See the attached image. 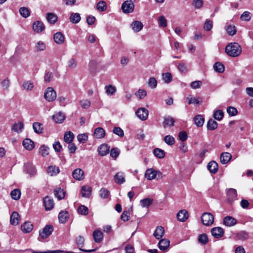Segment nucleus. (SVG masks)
<instances>
[{
    "instance_id": "f3484780",
    "label": "nucleus",
    "mask_w": 253,
    "mask_h": 253,
    "mask_svg": "<svg viewBox=\"0 0 253 253\" xmlns=\"http://www.w3.org/2000/svg\"><path fill=\"white\" fill-rule=\"evenodd\" d=\"M109 149L110 147L108 145L102 144L98 147V152L100 155L104 156L108 154Z\"/></svg>"
},
{
    "instance_id": "f257e3e1",
    "label": "nucleus",
    "mask_w": 253,
    "mask_h": 253,
    "mask_svg": "<svg viewBox=\"0 0 253 253\" xmlns=\"http://www.w3.org/2000/svg\"><path fill=\"white\" fill-rule=\"evenodd\" d=\"M225 50L227 55L231 57H237L242 51L240 45L237 42L229 43L226 45Z\"/></svg>"
},
{
    "instance_id": "37998d69",
    "label": "nucleus",
    "mask_w": 253,
    "mask_h": 253,
    "mask_svg": "<svg viewBox=\"0 0 253 253\" xmlns=\"http://www.w3.org/2000/svg\"><path fill=\"white\" fill-rule=\"evenodd\" d=\"M217 126L218 124L215 121L210 119L207 124V128L209 130H213L217 128Z\"/></svg>"
},
{
    "instance_id": "20e7f679",
    "label": "nucleus",
    "mask_w": 253,
    "mask_h": 253,
    "mask_svg": "<svg viewBox=\"0 0 253 253\" xmlns=\"http://www.w3.org/2000/svg\"><path fill=\"white\" fill-rule=\"evenodd\" d=\"M134 4L131 0H126L124 1L121 6V9L124 13L128 14L132 12L134 10Z\"/></svg>"
},
{
    "instance_id": "e2e57ef3",
    "label": "nucleus",
    "mask_w": 253,
    "mask_h": 253,
    "mask_svg": "<svg viewBox=\"0 0 253 253\" xmlns=\"http://www.w3.org/2000/svg\"><path fill=\"white\" fill-rule=\"evenodd\" d=\"M78 140L82 143H85L88 139V136L85 133L80 134L77 136Z\"/></svg>"
},
{
    "instance_id": "f03ea898",
    "label": "nucleus",
    "mask_w": 253,
    "mask_h": 253,
    "mask_svg": "<svg viewBox=\"0 0 253 253\" xmlns=\"http://www.w3.org/2000/svg\"><path fill=\"white\" fill-rule=\"evenodd\" d=\"M144 176L148 180H158L162 178V173L153 169H148L146 170Z\"/></svg>"
},
{
    "instance_id": "4d7b16f0",
    "label": "nucleus",
    "mask_w": 253,
    "mask_h": 253,
    "mask_svg": "<svg viewBox=\"0 0 253 253\" xmlns=\"http://www.w3.org/2000/svg\"><path fill=\"white\" fill-rule=\"evenodd\" d=\"M19 12L21 16L24 18H27L30 16V12L29 9L25 7H21L19 9Z\"/></svg>"
},
{
    "instance_id": "338daca9",
    "label": "nucleus",
    "mask_w": 253,
    "mask_h": 253,
    "mask_svg": "<svg viewBox=\"0 0 253 253\" xmlns=\"http://www.w3.org/2000/svg\"><path fill=\"white\" fill-rule=\"evenodd\" d=\"M186 100L188 101V104H199L201 103L202 101L198 100L195 97H192L191 95H189L187 98Z\"/></svg>"
},
{
    "instance_id": "a878e982",
    "label": "nucleus",
    "mask_w": 253,
    "mask_h": 253,
    "mask_svg": "<svg viewBox=\"0 0 253 253\" xmlns=\"http://www.w3.org/2000/svg\"><path fill=\"white\" fill-rule=\"evenodd\" d=\"M55 42L59 44H61L64 42L65 37L60 32L56 33L53 36Z\"/></svg>"
},
{
    "instance_id": "72a5a7b5",
    "label": "nucleus",
    "mask_w": 253,
    "mask_h": 253,
    "mask_svg": "<svg viewBox=\"0 0 253 253\" xmlns=\"http://www.w3.org/2000/svg\"><path fill=\"white\" fill-rule=\"evenodd\" d=\"M46 18L49 23L54 24L57 22L58 16L53 13H48L46 14Z\"/></svg>"
},
{
    "instance_id": "a18cd8bd",
    "label": "nucleus",
    "mask_w": 253,
    "mask_h": 253,
    "mask_svg": "<svg viewBox=\"0 0 253 253\" xmlns=\"http://www.w3.org/2000/svg\"><path fill=\"white\" fill-rule=\"evenodd\" d=\"M140 205L143 208H148L153 203V199L150 198H145L140 202Z\"/></svg>"
},
{
    "instance_id": "69168bd1",
    "label": "nucleus",
    "mask_w": 253,
    "mask_h": 253,
    "mask_svg": "<svg viewBox=\"0 0 253 253\" xmlns=\"http://www.w3.org/2000/svg\"><path fill=\"white\" fill-rule=\"evenodd\" d=\"M120 153V150L117 148H112L110 150V156L114 159H116Z\"/></svg>"
},
{
    "instance_id": "79ce46f5",
    "label": "nucleus",
    "mask_w": 253,
    "mask_h": 253,
    "mask_svg": "<svg viewBox=\"0 0 253 253\" xmlns=\"http://www.w3.org/2000/svg\"><path fill=\"white\" fill-rule=\"evenodd\" d=\"M70 20L73 23H78L81 20V16L78 13H72L70 17Z\"/></svg>"
},
{
    "instance_id": "2eb2a0df",
    "label": "nucleus",
    "mask_w": 253,
    "mask_h": 253,
    "mask_svg": "<svg viewBox=\"0 0 253 253\" xmlns=\"http://www.w3.org/2000/svg\"><path fill=\"white\" fill-rule=\"evenodd\" d=\"M228 200L230 202H232L237 199V193L235 189L230 188L227 192Z\"/></svg>"
},
{
    "instance_id": "7ed1b4c3",
    "label": "nucleus",
    "mask_w": 253,
    "mask_h": 253,
    "mask_svg": "<svg viewBox=\"0 0 253 253\" xmlns=\"http://www.w3.org/2000/svg\"><path fill=\"white\" fill-rule=\"evenodd\" d=\"M44 97L48 102H52L56 98V92L51 87H47L44 91Z\"/></svg>"
},
{
    "instance_id": "de8ad7c7",
    "label": "nucleus",
    "mask_w": 253,
    "mask_h": 253,
    "mask_svg": "<svg viewBox=\"0 0 253 253\" xmlns=\"http://www.w3.org/2000/svg\"><path fill=\"white\" fill-rule=\"evenodd\" d=\"M153 153L156 157L159 159H163L165 156L164 151L160 148H155L153 151Z\"/></svg>"
},
{
    "instance_id": "f704fd0d",
    "label": "nucleus",
    "mask_w": 253,
    "mask_h": 253,
    "mask_svg": "<svg viewBox=\"0 0 253 253\" xmlns=\"http://www.w3.org/2000/svg\"><path fill=\"white\" fill-rule=\"evenodd\" d=\"M218 168V164L215 161H211L208 165V169L211 173H216Z\"/></svg>"
},
{
    "instance_id": "cd10ccee",
    "label": "nucleus",
    "mask_w": 253,
    "mask_h": 253,
    "mask_svg": "<svg viewBox=\"0 0 253 253\" xmlns=\"http://www.w3.org/2000/svg\"><path fill=\"white\" fill-rule=\"evenodd\" d=\"M105 131L104 129L101 127H97L94 131V136L97 139L102 138L105 136Z\"/></svg>"
},
{
    "instance_id": "bf43d9fd",
    "label": "nucleus",
    "mask_w": 253,
    "mask_h": 253,
    "mask_svg": "<svg viewBox=\"0 0 253 253\" xmlns=\"http://www.w3.org/2000/svg\"><path fill=\"white\" fill-rule=\"evenodd\" d=\"M223 116H224V113L221 110H217L215 111L213 114L214 118L217 121L221 120L222 119Z\"/></svg>"
},
{
    "instance_id": "09e8293b",
    "label": "nucleus",
    "mask_w": 253,
    "mask_h": 253,
    "mask_svg": "<svg viewBox=\"0 0 253 253\" xmlns=\"http://www.w3.org/2000/svg\"><path fill=\"white\" fill-rule=\"evenodd\" d=\"M46 48V44L42 41H39L35 45V49L37 51H42Z\"/></svg>"
},
{
    "instance_id": "a19ab883",
    "label": "nucleus",
    "mask_w": 253,
    "mask_h": 253,
    "mask_svg": "<svg viewBox=\"0 0 253 253\" xmlns=\"http://www.w3.org/2000/svg\"><path fill=\"white\" fill-rule=\"evenodd\" d=\"M42 124L38 123L35 122L33 124V128L34 129V131L37 133H42L43 132V127L42 126Z\"/></svg>"
},
{
    "instance_id": "4be33fe9",
    "label": "nucleus",
    "mask_w": 253,
    "mask_h": 253,
    "mask_svg": "<svg viewBox=\"0 0 253 253\" xmlns=\"http://www.w3.org/2000/svg\"><path fill=\"white\" fill-rule=\"evenodd\" d=\"M232 155L230 153L228 152L222 153L220 157V162L222 164H226L230 161Z\"/></svg>"
},
{
    "instance_id": "680f3d73",
    "label": "nucleus",
    "mask_w": 253,
    "mask_h": 253,
    "mask_svg": "<svg viewBox=\"0 0 253 253\" xmlns=\"http://www.w3.org/2000/svg\"><path fill=\"white\" fill-rule=\"evenodd\" d=\"M148 86L151 88H155L157 85V81L154 77H151L148 82Z\"/></svg>"
},
{
    "instance_id": "6e6d98bb",
    "label": "nucleus",
    "mask_w": 253,
    "mask_h": 253,
    "mask_svg": "<svg viewBox=\"0 0 253 253\" xmlns=\"http://www.w3.org/2000/svg\"><path fill=\"white\" fill-rule=\"evenodd\" d=\"M213 69L218 73H222L224 71V65L220 62L215 63L213 65Z\"/></svg>"
},
{
    "instance_id": "aec40b11",
    "label": "nucleus",
    "mask_w": 253,
    "mask_h": 253,
    "mask_svg": "<svg viewBox=\"0 0 253 253\" xmlns=\"http://www.w3.org/2000/svg\"><path fill=\"white\" fill-rule=\"evenodd\" d=\"M188 217V213L185 210H180L177 214V219L181 222L185 221Z\"/></svg>"
},
{
    "instance_id": "774afa93",
    "label": "nucleus",
    "mask_w": 253,
    "mask_h": 253,
    "mask_svg": "<svg viewBox=\"0 0 253 253\" xmlns=\"http://www.w3.org/2000/svg\"><path fill=\"white\" fill-rule=\"evenodd\" d=\"M158 24L161 27H166L167 25V21L164 16H160L158 19Z\"/></svg>"
},
{
    "instance_id": "39448f33",
    "label": "nucleus",
    "mask_w": 253,
    "mask_h": 253,
    "mask_svg": "<svg viewBox=\"0 0 253 253\" xmlns=\"http://www.w3.org/2000/svg\"><path fill=\"white\" fill-rule=\"evenodd\" d=\"M201 221L203 224L206 226L211 225L214 221V217L210 212H205L201 216Z\"/></svg>"
},
{
    "instance_id": "5701e85b",
    "label": "nucleus",
    "mask_w": 253,
    "mask_h": 253,
    "mask_svg": "<svg viewBox=\"0 0 253 253\" xmlns=\"http://www.w3.org/2000/svg\"><path fill=\"white\" fill-rule=\"evenodd\" d=\"M69 217V214L68 211H61L58 215L59 221L61 223H65Z\"/></svg>"
},
{
    "instance_id": "4468645a",
    "label": "nucleus",
    "mask_w": 253,
    "mask_h": 253,
    "mask_svg": "<svg viewBox=\"0 0 253 253\" xmlns=\"http://www.w3.org/2000/svg\"><path fill=\"white\" fill-rule=\"evenodd\" d=\"M115 182L118 184H122L125 182V177L124 173L120 171L117 172L114 177Z\"/></svg>"
},
{
    "instance_id": "ddd939ff",
    "label": "nucleus",
    "mask_w": 253,
    "mask_h": 253,
    "mask_svg": "<svg viewBox=\"0 0 253 253\" xmlns=\"http://www.w3.org/2000/svg\"><path fill=\"white\" fill-rule=\"evenodd\" d=\"M46 172L50 176L57 175L60 172L59 168L55 165H51L47 167Z\"/></svg>"
},
{
    "instance_id": "dca6fc26",
    "label": "nucleus",
    "mask_w": 253,
    "mask_h": 253,
    "mask_svg": "<svg viewBox=\"0 0 253 253\" xmlns=\"http://www.w3.org/2000/svg\"><path fill=\"white\" fill-rule=\"evenodd\" d=\"M22 144L24 147L28 151H31L35 147L34 142L29 138L24 139Z\"/></svg>"
},
{
    "instance_id": "7c9ffc66",
    "label": "nucleus",
    "mask_w": 253,
    "mask_h": 253,
    "mask_svg": "<svg viewBox=\"0 0 253 253\" xmlns=\"http://www.w3.org/2000/svg\"><path fill=\"white\" fill-rule=\"evenodd\" d=\"M165 229L162 226H158L155 231L153 235L157 239H160L164 235Z\"/></svg>"
},
{
    "instance_id": "473e14b6",
    "label": "nucleus",
    "mask_w": 253,
    "mask_h": 253,
    "mask_svg": "<svg viewBox=\"0 0 253 253\" xmlns=\"http://www.w3.org/2000/svg\"><path fill=\"white\" fill-rule=\"evenodd\" d=\"M143 25L142 23L139 21H135L131 24L132 29L135 32H138L143 28Z\"/></svg>"
},
{
    "instance_id": "423d86ee",
    "label": "nucleus",
    "mask_w": 253,
    "mask_h": 253,
    "mask_svg": "<svg viewBox=\"0 0 253 253\" xmlns=\"http://www.w3.org/2000/svg\"><path fill=\"white\" fill-rule=\"evenodd\" d=\"M53 231V228L52 225H46L42 231L39 232L40 237L39 240L41 241L40 238L44 239L47 238L51 235Z\"/></svg>"
},
{
    "instance_id": "6e6552de",
    "label": "nucleus",
    "mask_w": 253,
    "mask_h": 253,
    "mask_svg": "<svg viewBox=\"0 0 253 253\" xmlns=\"http://www.w3.org/2000/svg\"><path fill=\"white\" fill-rule=\"evenodd\" d=\"M211 233L213 237L215 238H220L224 235V230L220 227H216L211 229Z\"/></svg>"
},
{
    "instance_id": "412c9836",
    "label": "nucleus",
    "mask_w": 253,
    "mask_h": 253,
    "mask_svg": "<svg viewBox=\"0 0 253 253\" xmlns=\"http://www.w3.org/2000/svg\"><path fill=\"white\" fill-rule=\"evenodd\" d=\"M175 121L173 118L169 116H165L164 117V127H171L173 126Z\"/></svg>"
},
{
    "instance_id": "49530a36",
    "label": "nucleus",
    "mask_w": 253,
    "mask_h": 253,
    "mask_svg": "<svg viewBox=\"0 0 253 253\" xmlns=\"http://www.w3.org/2000/svg\"><path fill=\"white\" fill-rule=\"evenodd\" d=\"M11 198L15 200H18L21 196V191L19 189H15L11 192Z\"/></svg>"
},
{
    "instance_id": "bb28decb",
    "label": "nucleus",
    "mask_w": 253,
    "mask_h": 253,
    "mask_svg": "<svg viewBox=\"0 0 253 253\" xmlns=\"http://www.w3.org/2000/svg\"><path fill=\"white\" fill-rule=\"evenodd\" d=\"M53 120L57 123H61L65 120V116L63 113L59 112L52 116Z\"/></svg>"
},
{
    "instance_id": "8fccbe9b",
    "label": "nucleus",
    "mask_w": 253,
    "mask_h": 253,
    "mask_svg": "<svg viewBox=\"0 0 253 253\" xmlns=\"http://www.w3.org/2000/svg\"><path fill=\"white\" fill-rule=\"evenodd\" d=\"M164 140L166 144L170 146L173 145L175 143L174 137L170 135H166L164 137Z\"/></svg>"
},
{
    "instance_id": "ea45409f",
    "label": "nucleus",
    "mask_w": 253,
    "mask_h": 253,
    "mask_svg": "<svg viewBox=\"0 0 253 253\" xmlns=\"http://www.w3.org/2000/svg\"><path fill=\"white\" fill-rule=\"evenodd\" d=\"M49 148L45 145L41 146L39 149V154L42 157H45L49 155Z\"/></svg>"
},
{
    "instance_id": "c9c22d12",
    "label": "nucleus",
    "mask_w": 253,
    "mask_h": 253,
    "mask_svg": "<svg viewBox=\"0 0 253 253\" xmlns=\"http://www.w3.org/2000/svg\"><path fill=\"white\" fill-rule=\"evenodd\" d=\"M169 246V241L166 239H163L160 241L158 244V246L161 250H166Z\"/></svg>"
},
{
    "instance_id": "a211bd4d",
    "label": "nucleus",
    "mask_w": 253,
    "mask_h": 253,
    "mask_svg": "<svg viewBox=\"0 0 253 253\" xmlns=\"http://www.w3.org/2000/svg\"><path fill=\"white\" fill-rule=\"evenodd\" d=\"M25 170L27 173L31 175H33L36 173V170L35 166L30 162H28L25 164Z\"/></svg>"
},
{
    "instance_id": "052dcab7",
    "label": "nucleus",
    "mask_w": 253,
    "mask_h": 253,
    "mask_svg": "<svg viewBox=\"0 0 253 253\" xmlns=\"http://www.w3.org/2000/svg\"><path fill=\"white\" fill-rule=\"evenodd\" d=\"M162 79L165 83L168 84L172 80V75L170 73L162 74Z\"/></svg>"
},
{
    "instance_id": "603ef678",
    "label": "nucleus",
    "mask_w": 253,
    "mask_h": 253,
    "mask_svg": "<svg viewBox=\"0 0 253 253\" xmlns=\"http://www.w3.org/2000/svg\"><path fill=\"white\" fill-rule=\"evenodd\" d=\"M78 212L80 214L86 215L88 213V208L84 205H81L78 208Z\"/></svg>"
},
{
    "instance_id": "f8f14e48",
    "label": "nucleus",
    "mask_w": 253,
    "mask_h": 253,
    "mask_svg": "<svg viewBox=\"0 0 253 253\" xmlns=\"http://www.w3.org/2000/svg\"><path fill=\"white\" fill-rule=\"evenodd\" d=\"M76 242L77 246L80 248V250L81 251H84L85 253H91L93 251H94L95 250H83L81 249L84 246V239L83 236H79L77 237L76 239Z\"/></svg>"
},
{
    "instance_id": "3c124183",
    "label": "nucleus",
    "mask_w": 253,
    "mask_h": 253,
    "mask_svg": "<svg viewBox=\"0 0 253 253\" xmlns=\"http://www.w3.org/2000/svg\"><path fill=\"white\" fill-rule=\"evenodd\" d=\"M22 86L24 89L28 91H31L33 89L34 85L32 82L30 81H25L23 83Z\"/></svg>"
},
{
    "instance_id": "9d476101",
    "label": "nucleus",
    "mask_w": 253,
    "mask_h": 253,
    "mask_svg": "<svg viewBox=\"0 0 253 253\" xmlns=\"http://www.w3.org/2000/svg\"><path fill=\"white\" fill-rule=\"evenodd\" d=\"M33 29L35 32L40 33L45 29V26L42 22L37 21L33 24Z\"/></svg>"
},
{
    "instance_id": "c756f323",
    "label": "nucleus",
    "mask_w": 253,
    "mask_h": 253,
    "mask_svg": "<svg viewBox=\"0 0 253 253\" xmlns=\"http://www.w3.org/2000/svg\"><path fill=\"white\" fill-rule=\"evenodd\" d=\"M24 128V124L21 122H18L17 123H15L12 127L11 129L17 133H20L22 131Z\"/></svg>"
},
{
    "instance_id": "864d4df0",
    "label": "nucleus",
    "mask_w": 253,
    "mask_h": 253,
    "mask_svg": "<svg viewBox=\"0 0 253 253\" xmlns=\"http://www.w3.org/2000/svg\"><path fill=\"white\" fill-rule=\"evenodd\" d=\"M67 65L69 69H75L77 66V61L76 59L71 58L68 61Z\"/></svg>"
},
{
    "instance_id": "0eeeda50",
    "label": "nucleus",
    "mask_w": 253,
    "mask_h": 253,
    "mask_svg": "<svg viewBox=\"0 0 253 253\" xmlns=\"http://www.w3.org/2000/svg\"><path fill=\"white\" fill-rule=\"evenodd\" d=\"M148 110L143 107L139 108L135 112L137 117L142 121H145L148 116Z\"/></svg>"
},
{
    "instance_id": "c85d7f7f",
    "label": "nucleus",
    "mask_w": 253,
    "mask_h": 253,
    "mask_svg": "<svg viewBox=\"0 0 253 253\" xmlns=\"http://www.w3.org/2000/svg\"><path fill=\"white\" fill-rule=\"evenodd\" d=\"M223 222L227 226H232L237 223V220L231 216H227L224 217Z\"/></svg>"
},
{
    "instance_id": "393cba45",
    "label": "nucleus",
    "mask_w": 253,
    "mask_h": 253,
    "mask_svg": "<svg viewBox=\"0 0 253 253\" xmlns=\"http://www.w3.org/2000/svg\"><path fill=\"white\" fill-rule=\"evenodd\" d=\"M93 237L95 243H100L103 238V235L101 231L95 230L93 232Z\"/></svg>"
},
{
    "instance_id": "1a4fd4ad",
    "label": "nucleus",
    "mask_w": 253,
    "mask_h": 253,
    "mask_svg": "<svg viewBox=\"0 0 253 253\" xmlns=\"http://www.w3.org/2000/svg\"><path fill=\"white\" fill-rule=\"evenodd\" d=\"M72 176L76 180L81 181L84 177V171L81 169H77L73 171Z\"/></svg>"
},
{
    "instance_id": "13d9d810",
    "label": "nucleus",
    "mask_w": 253,
    "mask_h": 253,
    "mask_svg": "<svg viewBox=\"0 0 253 253\" xmlns=\"http://www.w3.org/2000/svg\"><path fill=\"white\" fill-rule=\"evenodd\" d=\"M237 237L239 240L244 241L248 239L249 235L246 232L242 231L237 233Z\"/></svg>"
},
{
    "instance_id": "58836bf2",
    "label": "nucleus",
    "mask_w": 253,
    "mask_h": 253,
    "mask_svg": "<svg viewBox=\"0 0 253 253\" xmlns=\"http://www.w3.org/2000/svg\"><path fill=\"white\" fill-rule=\"evenodd\" d=\"M194 121L195 125L198 127H201L203 126L204 123V118L201 115H197L194 118Z\"/></svg>"
},
{
    "instance_id": "e433bc0d",
    "label": "nucleus",
    "mask_w": 253,
    "mask_h": 253,
    "mask_svg": "<svg viewBox=\"0 0 253 253\" xmlns=\"http://www.w3.org/2000/svg\"><path fill=\"white\" fill-rule=\"evenodd\" d=\"M54 195L58 199L61 200L63 199L65 195V192L63 189L60 188H56L54 190Z\"/></svg>"
},
{
    "instance_id": "4c0bfd02",
    "label": "nucleus",
    "mask_w": 253,
    "mask_h": 253,
    "mask_svg": "<svg viewBox=\"0 0 253 253\" xmlns=\"http://www.w3.org/2000/svg\"><path fill=\"white\" fill-rule=\"evenodd\" d=\"M75 135L73 132L70 131L66 132L64 136V140L67 143H71L74 138Z\"/></svg>"
},
{
    "instance_id": "6ab92c4d",
    "label": "nucleus",
    "mask_w": 253,
    "mask_h": 253,
    "mask_svg": "<svg viewBox=\"0 0 253 253\" xmlns=\"http://www.w3.org/2000/svg\"><path fill=\"white\" fill-rule=\"evenodd\" d=\"M91 193V188L90 186L84 185L81 188V194L83 197L88 198Z\"/></svg>"
},
{
    "instance_id": "0e129e2a",
    "label": "nucleus",
    "mask_w": 253,
    "mask_h": 253,
    "mask_svg": "<svg viewBox=\"0 0 253 253\" xmlns=\"http://www.w3.org/2000/svg\"><path fill=\"white\" fill-rule=\"evenodd\" d=\"M240 18L242 21H249L251 19V13L249 11L244 12L241 15Z\"/></svg>"
},
{
    "instance_id": "2f4dec72",
    "label": "nucleus",
    "mask_w": 253,
    "mask_h": 253,
    "mask_svg": "<svg viewBox=\"0 0 253 253\" xmlns=\"http://www.w3.org/2000/svg\"><path fill=\"white\" fill-rule=\"evenodd\" d=\"M21 228L22 231L25 233L30 232L33 228V225L30 222H25L21 225Z\"/></svg>"
},
{
    "instance_id": "b1692460",
    "label": "nucleus",
    "mask_w": 253,
    "mask_h": 253,
    "mask_svg": "<svg viewBox=\"0 0 253 253\" xmlns=\"http://www.w3.org/2000/svg\"><path fill=\"white\" fill-rule=\"evenodd\" d=\"M20 217L18 213L13 211L10 216V224L13 225H17L19 223Z\"/></svg>"
},
{
    "instance_id": "5fc2aeb1",
    "label": "nucleus",
    "mask_w": 253,
    "mask_h": 253,
    "mask_svg": "<svg viewBox=\"0 0 253 253\" xmlns=\"http://www.w3.org/2000/svg\"><path fill=\"white\" fill-rule=\"evenodd\" d=\"M135 96L140 99H143L147 95V91L144 89H139L135 93Z\"/></svg>"
},
{
    "instance_id": "c03bdc74",
    "label": "nucleus",
    "mask_w": 253,
    "mask_h": 253,
    "mask_svg": "<svg viewBox=\"0 0 253 253\" xmlns=\"http://www.w3.org/2000/svg\"><path fill=\"white\" fill-rule=\"evenodd\" d=\"M105 89L106 93L109 95H113L117 90L116 87L112 85H106Z\"/></svg>"
},
{
    "instance_id": "9b49d317",
    "label": "nucleus",
    "mask_w": 253,
    "mask_h": 253,
    "mask_svg": "<svg viewBox=\"0 0 253 253\" xmlns=\"http://www.w3.org/2000/svg\"><path fill=\"white\" fill-rule=\"evenodd\" d=\"M45 209L46 211L51 210L53 209L54 206V203L53 199L50 198L48 196H46L43 200Z\"/></svg>"
}]
</instances>
